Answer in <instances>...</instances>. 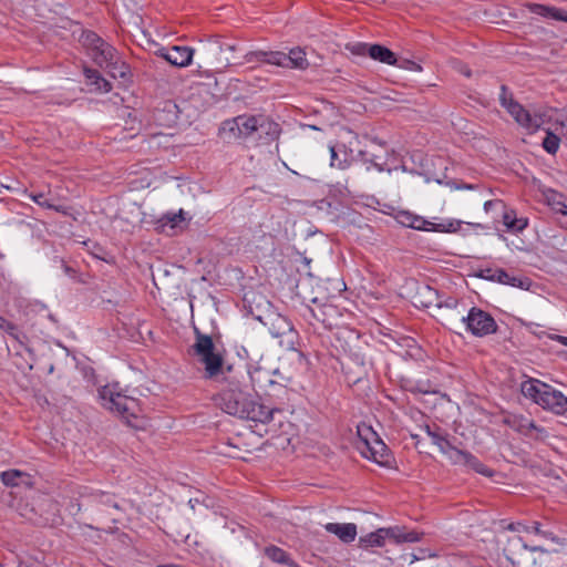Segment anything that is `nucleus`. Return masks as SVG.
<instances>
[{
	"instance_id": "obj_19",
	"label": "nucleus",
	"mask_w": 567,
	"mask_h": 567,
	"mask_svg": "<svg viewBox=\"0 0 567 567\" xmlns=\"http://www.w3.org/2000/svg\"><path fill=\"white\" fill-rule=\"evenodd\" d=\"M23 194L42 208L52 209V210L58 212L64 216H69L71 214L70 213L71 208L69 206L55 204L53 202V199L49 198L45 193L28 192V189H24Z\"/></svg>"
},
{
	"instance_id": "obj_40",
	"label": "nucleus",
	"mask_w": 567,
	"mask_h": 567,
	"mask_svg": "<svg viewBox=\"0 0 567 567\" xmlns=\"http://www.w3.org/2000/svg\"><path fill=\"white\" fill-rule=\"evenodd\" d=\"M540 526H542L540 523L533 522L532 523L533 533L536 535H539L543 538L548 539L555 544H560V539L553 532L544 530V529H542Z\"/></svg>"
},
{
	"instance_id": "obj_9",
	"label": "nucleus",
	"mask_w": 567,
	"mask_h": 567,
	"mask_svg": "<svg viewBox=\"0 0 567 567\" xmlns=\"http://www.w3.org/2000/svg\"><path fill=\"white\" fill-rule=\"evenodd\" d=\"M461 322L465 324L466 331L476 338L494 334L498 330L494 317L478 307H472L466 315H462Z\"/></svg>"
},
{
	"instance_id": "obj_55",
	"label": "nucleus",
	"mask_w": 567,
	"mask_h": 567,
	"mask_svg": "<svg viewBox=\"0 0 567 567\" xmlns=\"http://www.w3.org/2000/svg\"><path fill=\"white\" fill-rule=\"evenodd\" d=\"M559 224L567 230V212L559 218Z\"/></svg>"
},
{
	"instance_id": "obj_34",
	"label": "nucleus",
	"mask_w": 567,
	"mask_h": 567,
	"mask_svg": "<svg viewBox=\"0 0 567 567\" xmlns=\"http://www.w3.org/2000/svg\"><path fill=\"white\" fill-rule=\"evenodd\" d=\"M80 41L89 53L105 42L97 33L90 30L82 32Z\"/></svg>"
},
{
	"instance_id": "obj_28",
	"label": "nucleus",
	"mask_w": 567,
	"mask_h": 567,
	"mask_svg": "<svg viewBox=\"0 0 567 567\" xmlns=\"http://www.w3.org/2000/svg\"><path fill=\"white\" fill-rule=\"evenodd\" d=\"M504 423L525 437L528 435V427L533 426V420L523 414H511L504 419Z\"/></svg>"
},
{
	"instance_id": "obj_11",
	"label": "nucleus",
	"mask_w": 567,
	"mask_h": 567,
	"mask_svg": "<svg viewBox=\"0 0 567 567\" xmlns=\"http://www.w3.org/2000/svg\"><path fill=\"white\" fill-rule=\"evenodd\" d=\"M259 131V116L239 115L226 120L219 127V135L224 140L247 138Z\"/></svg>"
},
{
	"instance_id": "obj_50",
	"label": "nucleus",
	"mask_w": 567,
	"mask_h": 567,
	"mask_svg": "<svg viewBox=\"0 0 567 567\" xmlns=\"http://www.w3.org/2000/svg\"><path fill=\"white\" fill-rule=\"evenodd\" d=\"M10 337L16 340L20 346L25 347L27 336L25 333L21 332L18 327L16 328L14 332L10 334Z\"/></svg>"
},
{
	"instance_id": "obj_36",
	"label": "nucleus",
	"mask_w": 567,
	"mask_h": 567,
	"mask_svg": "<svg viewBox=\"0 0 567 567\" xmlns=\"http://www.w3.org/2000/svg\"><path fill=\"white\" fill-rule=\"evenodd\" d=\"M183 219V210H179L178 214H166L158 220V227H161L163 231H165L166 227L174 229Z\"/></svg>"
},
{
	"instance_id": "obj_46",
	"label": "nucleus",
	"mask_w": 567,
	"mask_h": 567,
	"mask_svg": "<svg viewBox=\"0 0 567 567\" xmlns=\"http://www.w3.org/2000/svg\"><path fill=\"white\" fill-rule=\"evenodd\" d=\"M506 529L517 533H533L532 524L527 525L520 522L508 524Z\"/></svg>"
},
{
	"instance_id": "obj_62",
	"label": "nucleus",
	"mask_w": 567,
	"mask_h": 567,
	"mask_svg": "<svg viewBox=\"0 0 567 567\" xmlns=\"http://www.w3.org/2000/svg\"><path fill=\"white\" fill-rule=\"evenodd\" d=\"M197 502V499H189V505L192 506V508H194V505H196Z\"/></svg>"
},
{
	"instance_id": "obj_29",
	"label": "nucleus",
	"mask_w": 567,
	"mask_h": 567,
	"mask_svg": "<svg viewBox=\"0 0 567 567\" xmlns=\"http://www.w3.org/2000/svg\"><path fill=\"white\" fill-rule=\"evenodd\" d=\"M370 58L389 65H395L398 62L394 52L380 44H371Z\"/></svg>"
},
{
	"instance_id": "obj_14",
	"label": "nucleus",
	"mask_w": 567,
	"mask_h": 567,
	"mask_svg": "<svg viewBox=\"0 0 567 567\" xmlns=\"http://www.w3.org/2000/svg\"><path fill=\"white\" fill-rule=\"evenodd\" d=\"M453 464H463L471 470L475 471L478 474H482L484 476H492L493 471L488 468L484 463H482L475 455L467 451L458 450L457 452H454V457L452 460Z\"/></svg>"
},
{
	"instance_id": "obj_59",
	"label": "nucleus",
	"mask_w": 567,
	"mask_h": 567,
	"mask_svg": "<svg viewBox=\"0 0 567 567\" xmlns=\"http://www.w3.org/2000/svg\"><path fill=\"white\" fill-rule=\"evenodd\" d=\"M63 268H64L65 274H68V275H72L74 272V270L65 264L63 265Z\"/></svg>"
},
{
	"instance_id": "obj_63",
	"label": "nucleus",
	"mask_w": 567,
	"mask_h": 567,
	"mask_svg": "<svg viewBox=\"0 0 567 567\" xmlns=\"http://www.w3.org/2000/svg\"><path fill=\"white\" fill-rule=\"evenodd\" d=\"M372 142H373V143H378V144H379V145H381V146H384V143L378 142V140H377V138H373V140H372Z\"/></svg>"
},
{
	"instance_id": "obj_37",
	"label": "nucleus",
	"mask_w": 567,
	"mask_h": 567,
	"mask_svg": "<svg viewBox=\"0 0 567 567\" xmlns=\"http://www.w3.org/2000/svg\"><path fill=\"white\" fill-rule=\"evenodd\" d=\"M113 78L126 79L130 74V66L121 61L120 55L114 61L113 65L106 68Z\"/></svg>"
},
{
	"instance_id": "obj_45",
	"label": "nucleus",
	"mask_w": 567,
	"mask_h": 567,
	"mask_svg": "<svg viewBox=\"0 0 567 567\" xmlns=\"http://www.w3.org/2000/svg\"><path fill=\"white\" fill-rule=\"evenodd\" d=\"M498 269L499 268H491V267L481 269L477 274V277L488 280V281H492V282H496V276H497Z\"/></svg>"
},
{
	"instance_id": "obj_44",
	"label": "nucleus",
	"mask_w": 567,
	"mask_h": 567,
	"mask_svg": "<svg viewBox=\"0 0 567 567\" xmlns=\"http://www.w3.org/2000/svg\"><path fill=\"white\" fill-rule=\"evenodd\" d=\"M414 216H415V214H412V213H410L408 210H401L396 215V220L402 226L411 228L412 225H413Z\"/></svg>"
},
{
	"instance_id": "obj_30",
	"label": "nucleus",
	"mask_w": 567,
	"mask_h": 567,
	"mask_svg": "<svg viewBox=\"0 0 567 567\" xmlns=\"http://www.w3.org/2000/svg\"><path fill=\"white\" fill-rule=\"evenodd\" d=\"M346 146H330V155H331V166L337 167L339 169H344L349 166V162L347 159Z\"/></svg>"
},
{
	"instance_id": "obj_6",
	"label": "nucleus",
	"mask_w": 567,
	"mask_h": 567,
	"mask_svg": "<svg viewBox=\"0 0 567 567\" xmlns=\"http://www.w3.org/2000/svg\"><path fill=\"white\" fill-rule=\"evenodd\" d=\"M81 503L78 502L72 505L76 508L74 514H78L84 507L85 511H90L93 515H111L112 509L120 511L121 507L115 499V496L111 493L103 492L100 489H92L90 487H82L79 492Z\"/></svg>"
},
{
	"instance_id": "obj_49",
	"label": "nucleus",
	"mask_w": 567,
	"mask_h": 567,
	"mask_svg": "<svg viewBox=\"0 0 567 567\" xmlns=\"http://www.w3.org/2000/svg\"><path fill=\"white\" fill-rule=\"evenodd\" d=\"M503 224L507 228V230L512 227V224H514L515 219L517 218L515 210L513 209H506L503 213Z\"/></svg>"
},
{
	"instance_id": "obj_52",
	"label": "nucleus",
	"mask_w": 567,
	"mask_h": 567,
	"mask_svg": "<svg viewBox=\"0 0 567 567\" xmlns=\"http://www.w3.org/2000/svg\"><path fill=\"white\" fill-rule=\"evenodd\" d=\"M496 206H501L503 208L505 207L502 200H487L484 204V209L486 212H488L492 207H496Z\"/></svg>"
},
{
	"instance_id": "obj_23",
	"label": "nucleus",
	"mask_w": 567,
	"mask_h": 567,
	"mask_svg": "<svg viewBox=\"0 0 567 567\" xmlns=\"http://www.w3.org/2000/svg\"><path fill=\"white\" fill-rule=\"evenodd\" d=\"M429 293L435 296V306L439 309H446L450 311H455L457 316L462 317L465 312V307L460 302V299L453 296H440L439 292L429 286L425 287Z\"/></svg>"
},
{
	"instance_id": "obj_38",
	"label": "nucleus",
	"mask_w": 567,
	"mask_h": 567,
	"mask_svg": "<svg viewBox=\"0 0 567 567\" xmlns=\"http://www.w3.org/2000/svg\"><path fill=\"white\" fill-rule=\"evenodd\" d=\"M559 142L560 138L556 134L548 131L545 138L543 140L542 145L548 154L555 155L559 148Z\"/></svg>"
},
{
	"instance_id": "obj_43",
	"label": "nucleus",
	"mask_w": 567,
	"mask_h": 567,
	"mask_svg": "<svg viewBox=\"0 0 567 567\" xmlns=\"http://www.w3.org/2000/svg\"><path fill=\"white\" fill-rule=\"evenodd\" d=\"M395 65H398L401 69L412 71V72H421L422 71L421 64H419L412 60H409V59L398 60Z\"/></svg>"
},
{
	"instance_id": "obj_8",
	"label": "nucleus",
	"mask_w": 567,
	"mask_h": 567,
	"mask_svg": "<svg viewBox=\"0 0 567 567\" xmlns=\"http://www.w3.org/2000/svg\"><path fill=\"white\" fill-rule=\"evenodd\" d=\"M422 534L415 530H406L404 527L393 526L386 528H379L360 538L362 547H381L384 545L385 539H392L396 544L401 543H416L421 539Z\"/></svg>"
},
{
	"instance_id": "obj_42",
	"label": "nucleus",
	"mask_w": 567,
	"mask_h": 567,
	"mask_svg": "<svg viewBox=\"0 0 567 567\" xmlns=\"http://www.w3.org/2000/svg\"><path fill=\"white\" fill-rule=\"evenodd\" d=\"M548 437V432L545 427L537 425L533 421V426L528 427L527 439L544 441Z\"/></svg>"
},
{
	"instance_id": "obj_16",
	"label": "nucleus",
	"mask_w": 567,
	"mask_h": 567,
	"mask_svg": "<svg viewBox=\"0 0 567 567\" xmlns=\"http://www.w3.org/2000/svg\"><path fill=\"white\" fill-rule=\"evenodd\" d=\"M243 373L245 374V379H249L250 388L256 394L259 391H266L268 386H275L278 384V382L271 378L268 370L257 368L251 372L245 371Z\"/></svg>"
},
{
	"instance_id": "obj_39",
	"label": "nucleus",
	"mask_w": 567,
	"mask_h": 567,
	"mask_svg": "<svg viewBox=\"0 0 567 567\" xmlns=\"http://www.w3.org/2000/svg\"><path fill=\"white\" fill-rule=\"evenodd\" d=\"M403 388L412 393H429L430 385L424 382H413L411 380L404 381Z\"/></svg>"
},
{
	"instance_id": "obj_53",
	"label": "nucleus",
	"mask_w": 567,
	"mask_h": 567,
	"mask_svg": "<svg viewBox=\"0 0 567 567\" xmlns=\"http://www.w3.org/2000/svg\"><path fill=\"white\" fill-rule=\"evenodd\" d=\"M167 53H169V48H165V47L158 48L155 51V55L164 59L165 61H167Z\"/></svg>"
},
{
	"instance_id": "obj_56",
	"label": "nucleus",
	"mask_w": 567,
	"mask_h": 567,
	"mask_svg": "<svg viewBox=\"0 0 567 567\" xmlns=\"http://www.w3.org/2000/svg\"><path fill=\"white\" fill-rule=\"evenodd\" d=\"M20 567H45L43 564H41L38 560L32 561L30 565H21Z\"/></svg>"
},
{
	"instance_id": "obj_10",
	"label": "nucleus",
	"mask_w": 567,
	"mask_h": 567,
	"mask_svg": "<svg viewBox=\"0 0 567 567\" xmlns=\"http://www.w3.org/2000/svg\"><path fill=\"white\" fill-rule=\"evenodd\" d=\"M358 435L363 444L361 454L365 458L372 460L381 465L389 462V450L372 427L367 425L358 426Z\"/></svg>"
},
{
	"instance_id": "obj_41",
	"label": "nucleus",
	"mask_w": 567,
	"mask_h": 567,
	"mask_svg": "<svg viewBox=\"0 0 567 567\" xmlns=\"http://www.w3.org/2000/svg\"><path fill=\"white\" fill-rule=\"evenodd\" d=\"M346 48L348 51H350L354 55H361V56L369 55L370 56L371 44L363 43V42H357V43L347 44Z\"/></svg>"
},
{
	"instance_id": "obj_20",
	"label": "nucleus",
	"mask_w": 567,
	"mask_h": 567,
	"mask_svg": "<svg viewBox=\"0 0 567 567\" xmlns=\"http://www.w3.org/2000/svg\"><path fill=\"white\" fill-rule=\"evenodd\" d=\"M194 50L186 45L169 47L167 62L174 66L185 68L192 63Z\"/></svg>"
},
{
	"instance_id": "obj_24",
	"label": "nucleus",
	"mask_w": 567,
	"mask_h": 567,
	"mask_svg": "<svg viewBox=\"0 0 567 567\" xmlns=\"http://www.w3.org/2000/svg\"><path fill=\"white\" fill-rule=\"evenodd\" d=\"M447 433L444 432L440 426H435V432L430 433V439L434 445H436L440 452L449 457L452 462L454 452L460 449L455 447L449 440Z\"/></svg>"
},
{
	"instance_id": "obj_21",
	"label": "nucleus",
	"mask_w": 567,
	"mask_h": 567,
	"mask_svg": "<svg viewBox=\"0 0 567 567\" xmlns=\"http://www.w3.org/2000/svg\"><path fill=\"white\" fill-rule=\"evenodd\" d=\"M324 529L347 544L353 542L358 534L357 525L353 523H328L324 525Z\"/></svg>"
},
{
	"instance_id": "obj_32",
	"label": "nucleus",
	"mask_w": 567,
	"mask_h": 567,
	"mask_svg": "<svg viewBox=\"0 0 567 567\" xmlns=\"http://www.w3.org/2000/svg\"><path fill=\"white\" fill-rule=\"evenodd\" d=\"M29 475L22 471L19 470H8L3 471L0 474L1 482L6 486H18L24 478H27Z\"/></svg>"
},
{
	"instance_id": "obj_57",
	"label": "nucleus",
	"mask_w": 567,
	"mask_h": 567,
	"mask_svg": "<svg viewBox=\"0 0 567 567\" xmlns=\"http://www.w3.org/2000/svg\"><path fill=\"white\" fill-rule=\"evenodd\" d=\"M422 429L425 431V433L430 436V433H433L435 432V426L432 427L431 425L429 424H425L424 426H422Z\"/></svg>"
},
{
	"instance_id": "obj_22",
	"label": "nucleus",
	"mask_w": 567,
	"mask_h": 567,
	"mask_svg": "<svg viewBox=\"0 0 567 567\" xmlns=\"http://www.w3.org/2000/svg\"><path fill=\"white\" fill-rule=\"evenodd\" d=\"M516 549H527L529 551H546L542 546H528L520 536H515L508 539L507 545L504 547L506 559L515 567L519 564L515 558Z\"/></svg>"
},
{
	"instance_id": "obj_7",
	"label": "nucleus",
	"mask_w": 567,
	"mask_h": 567,
	"mask_svg": "<svg viewBox=\"0 0 567 567\" xmlns=\"http://www.w3.org/2000/svg\"><path fill=\"white\" fill-rule=\"evenodd\" d=\"M499 103L517 124L530 132L537 131L544 123L542 115L530 114L529 111L515 101L506 85L501 86Z\"/></svg>"
},
{
	"instance_id": "obj_12",
	"label": "nucleus",
	"mask_w": 567,
	"mask_h": 567,
	"mask_svg": "<svg viewBox=\"0 0 567 567\" xmlns=\"http://www.w3.org/2000/svg\"><path fill=\"white\" fill-rule=\"evenodd\" d=\"M255 318L267 327L270 334L275 338L282 337L293 331L292 322L275 310H270L264 316L255 315Z\"/></svg>"
},
{
	"instance_id": "obj_18",
	"label": "nucleus",
	"mask_w": 567,
	"mask_h": 567,
	"mask_svg": "<svg viewBox=\"0 0 567 567\" xmlns=\"http://www.w3.org/2000/svg\"><path fill=\"white\" fill-rule=\"evenodd\" d=\"M207 49L209 52H216L219 53V55H223L227 52L233 53L237 50L236 43H229L221 40L219 35H214L207 44ZM220 66H227L231 63V58L228 55L220 56L219 59Z\"/></svg>"
},
{
	"instance_id": "obj_54",
	"label": "nucleus",
	"mask_w": 567,
	"mask_h": 567,
	"mask_svg": "<svg viewBox=\"0 0 567 567\" xmlns=\"http://www.w3.org/2000/svg\"><path fill=\"white\" fill-rule=\"evenodd\" d=\"M551 339L567 347V337L555 334L551 337Z\"/></svg>"
},
{
	"instance_id": "obj_4",
	"label": "nucleus",
	"mask_w": 567,
	"mask_h": 567,
	"mask_svg": "<svg viewBox=\"0 0 567 567\" xmlns=\"http://www.w3.org/2000/svg\"><path fill=\"white\" fill-rule=\"evenodd\" d=\"M246 63H265L287 69L306 70L309 61L305 50L299 47L292 48L288 53L281 51H249L244 55Z\"/></svg>"
},
{
	"instance_id": "obj_60",
	"label": "nucleus",
	"mask_w": 567,
	"mask_h": 567,
	"mask_svg": "<svg viewBox=\"0 0 567 567\" xmlns=\"http://www.w3.org/2000/svg\"><path fill=\"white\" fill-rule=\"evenodd\" d=\"M561 126H563V130H564L563 136L567 140V122L563 123Z\"/></svg>"
},
{
	"instance_id": "obj_47",
	"label": "nucleus",
	"mask_w": 567,
	"mask_h": 567,
	"mask_svg": "<svg viewBox=\"0 0 567 567\" xmlns=\"http://www.w3.org/2000/svg\"><path fill=\"white\" fill-rule=\"evenodd\" d=\"M528 226V219L525 217L516 218L514 224H512V227L508 229V231L512 233H522L524 229H526Z\"/></svg>"
},
{
	"instance_id": "obj_17",
	"label": "nucleus",
	"mask_w": 567,
	"mask_h": 567,
	"mask_svg": "<svg viewBox=\"0 0 567 567\" xmlns=\"http://www.w3.org/2000/svg\"><path fill=\"white\" fill-rule=\"evenodd\" d=\"M89 55L92 58L95 64L106 69L114 64V61L118 56V52L113 45L104 42L103 45H97L96 49L91 51Z\"/></svg>"
},
{
	"instance_id": "obj_5",
	"label": "nucleus",
	"mask_w": 567,
	"mask_h": 567,
	"mask_svg": "<svg viewBox=\"0 0 567 567\" xmlns=\"http://www.w3.org/2000/svg\"><path fill=\"white\" fill-rule=\"evenodd\" d=\"M195 342L190 350L205 368V378L213 379L223 373L224 358L216 350L210 336L202 333L198 328L194 329Z\"/></svg>"
},
{
	"instance_id": "obj_51",
	"label": "nucleus",
	"mask_w": 567,
	"mask_h": 567,
	"mask_svg": "<svg viewBox=\"0 0 567 567\" xmlns=\"http://www.w3.org/2000/svg\"><path fill=\"white\" fill-rule=\"evenodd\" d=\"M530 10L534 12V13H537V14H547L549 13L551 10H554L553 8H549L547 6H544V4H532L530 6Z\"/></svg>"
},
{
	"instance_id": "obj_1",
	"label": "nucleus",
	"mask_w": 567,
	"mask_h": 567,
	"mask_svg": "<svg viewBox=\"0 0 567 567\" xmlns=\"http://www.w3.org/2000/svg\"><path fill=\"white\" fill-rule=\"evenodd\" d=\"M221 409L234 416L255 423H269L274 411L262 404L257 394L249 392L245 374L237 372L227 379V386L220 393Z\"/></svg>"
},
{
	"instance_id": "obj_26",
	"label": "nucleus",
	"mask_w": 567,
	"mask_h": 567,
	"mask_svg": "<svg viewBox=\"0 0 567 567\" xmlns=\"http://www.w3.org/2000/svg\"><path fill=\"white\" fill-rule=\"evenodd\" d=\"M83 74L87 83L94 86L95 91L100 93H109L112 90V84L104 79L97 70L84 68Z\"/></svg>"
},
{
	"instance_id": "obj_33",
	"label": "nucleus",
	"mask_w": 567,
	"mask_h": 567,
	"mask_svg": "<svg viewBox=\"0 0 567 567\" xmlns=\"http://www.w3.org/2000/svg\"><path fill=\"white\" fill-rule=\"evenodd\" d=\"M265 554L270 560L278 564L291 566V563H293L290 556L284 549L277 546L267 547L265 549Z\"/></svg>"
},
{
	"instance_id": "obj_13",
	"label": "nucleus",
	"mask_w": 567,
	"mask_h": 567,
	"mask_svg": "<svg viewBox=\"0 0 567 567\" xmlns=\"http://www.w3.org/2000/svg\"><path fill=\"white\" fill-rule=\"evenodd\" d=\"M306 311L308 313V316L303 315L306 318L313 319L329 330L338 324V320L341 317L338 307L331 303L319 305L316 308L307 307Z\"/></svg>"
},
{
	"instance_id": "obj_15",
	"label": "nucleus",
	"mask_w": 567,
	"mask_h": 567,
	"mask_svg": "<svg viewBox=\"0 0 567 567\" xmlns=\"http://www.w3.org/2000/svg\"><path fill=\"white\" fill-rule=\"evenodd\" d=\"M412 229L416 230H432L440 233H454L461 228V221L450 220L449 223L434 224L427 221L422 216L415 215L413 218Z\"/></svg>"
},
{
	"instance_id": "obj_61",
	"label": "nucleus",
	"mask_w": 567,
	"mask_h": 567,
	"mask_svg": "<svg viewBox=\"0 0 567 567\" xmlns=\"http://www.w3.org/2000/svg\"><path fill=\"white\" fill-rule=\"evenodd\" d=\"M197 502V499H189V505L192 506V508H194V505H196Z\"/></svg>"
},
{
	"instance_id": "obj_58",
	"label": "nucleus",
	"mask_w": 567,
	"mask_h": 567,
	"mask_svg": "<svg viewBox=\"0 0 567 567\" xmlns=\"http://www.w3.org/2000/svg\"><path fill=\"white\" fill-rule=\"evenodd\" d=\"M460 71L467 78H470L472 75L471 70L467 66H463Z\"/></svg>"
},
{
	"instance_id": "obj_27",
	"label": "nucleus",
	"mask_w": 567,
	"mask_h": 567,
	"mask_svg": "<svg viewBox=\"0 0 567 567\" xmlns=\"http://www.w3.org/2000/svg\"><path fill=\"white\" fill-rule=\"evenodd\" d=\"M496 282L520 289H528L530 286L529 278L514 276L503 268H499L497 271Z\"/></svg>"
},
{
	"instance_id": "obj_35",
	"label": "nucleus",
	"mask_w": 567,
	"mask_h": 567,
	"mask_svg": "<svg viewBox=\"0 0 567 567\" xmlns=\"http://www.w3.org/2000/svg\"><path fill=\"white\" fill-rule=\"evenodd\" d=\"M268 136V140L274 141L278 138L280 134L279 124L270 121L266 117L259 116V131Z\"/></svg>"
},
{
	"instance_id": "obj_64",
	"label": "nucleus",
	"mask_w": 567,
	"mask_h": 567,
	"mask_svg": "<svg viewBox=\"0 0 567 567\" xmlns=\"http://www.w3.org/2000/svg\"><path fill=\"white\" fill-rule=\"evenodd\" d=\"M290 567H301V566H299L298 564H296V563L293 561V563H291V566H290Z\"/></svg>"
},
{
	"instance_id": "obj_48",
	"label": "nucleus",
	"mask_w": 567,
	"mask_h": 567,
	"mask_svg": "<svg viewBox=\"0 0 567 567\" xmlns=\"http://www.w3.org/2000/svg\"><path fill=\"white\" fill-rule=\"evenodd\" d=\"M17 328V324L12 321L8 320L7 318L0 316V330L4 331L9 336L14 332Z\"/></svg>"
},
{
	"instance_id": "obj_2",
	"label": "nucleus",
	"mask_w": 567,
	"mask_h": 567,
	"mask_svg": "<svg viewBox=\"0 0 567 567\" xmlns=\"http://www.w3.org/2000/svg\"><path fill=\"white\" fill-rule=\"evenodd\" d=\"M101 404L117 413L127 425L140 429L143 426L144 411L141 401L127 395L118 382L109 383L97 391Z\"/></svg>"
},
{
	"instance_id": "obj_31",
	"label": "nucleus",
	"mask_w": 567,
	"mask_h": 567,
	"mask_svg": "<svg viewBox=\"0 0 567 567\" xmlns=\"http://www.w3.org/2000/svg\"><path fill=\"white\" fill-rule=\"evenodd\" d=\"M361 157V161L367 165V171H370L371 167H374L379 172H383L385 169L386 163L381 161V156L374 153H370L368 151H359L358 154Z\"/></svg>"
},
{
	"instance_id": "obj_3",
	"label": "nucleus",
	"mask_w": 567,
	"mask_h": 567,
	"mask_svg": "<svg viewBox=\"0 0 567 567\" xmlns=\"http://www.w3.org/2000/svg\"><path fill=\"white\" fill-rule=\"evenodd\" d=\"M520 392L534 403L557 415L567 413V396L551 385L538 380L528 379L522 382Z\"/></svg>"
},
{
	"instance_id": "obj_25",
	"label": "nucleus",
	"mask_w": 567,
	"mask_h": 567,
	"mask_svg": "<svg viewBox=\"0 0 567 567\" xmlns=\"http://www.w3.org/2000/svg\"><path fill=\"white\" fill-rule=\"evenodd\" d=\"M542 195L544 202L550 207L553 212L560 214V216L567 213V204L565 202L566 198L564 194L553 188H544L542 189Z\"/></svg>"
}]
</instances>
